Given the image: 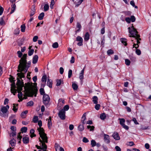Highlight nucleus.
<instances>
[{
    "mask_svg": "<svg viewBox=\"0 0 151 151\" xmlns=\"http://www.w3.org/2000/svg\"><path fill=\"white\" fill-rule=\"evenodd\" d=\"M0 24L1 25H3L4 24V19L2 17L0 19Z\"/></svg>",
    "mask_w": 151,
    "mask_h": 151,
    "instance_id": "64",
    "label": "nucleus"
},
{
    "mask_svg": "<svg viewBox=\"0 0 151 151\" xmlns=\"http://www.w3.org/2000/svg\"><path fill=\"white\" fill-rule=\"evenodd\" d=\"M104 140L105 143L108 144L110 142V138L109 135L104 134Z\"/></svg>",
    "mask_w": 151,
    "mask_h": 151,
    "instance_id": "13",
    "label": "nucleus"
},
{
    "mask_svg": "<svg viewBox=\"0 0 151 151\" xmlns=\"http://www.w3.org/2000/svg\"><path fill=\"white\" fill-rule=\"evenodd\" d=\"M72 86L73 90H76L78 88V86L76 84L74 83H72Z\"/></svg>",
    "mask_w": 151,
    "mask_h": 151,
    "instance_id": "32",
    "label": "nucleus"
},
{
    "mask_svg": "<svg viewBox=\"0 0 151 151\" xmlns=\"http://www.w3.org/2000/svg\"><path fill=\"white\" fill-rule=\"evenodd\" d=\"M58 106H60L63 105L64 103V101L62 99H60L58 100Z\"/></svg>",
    "mask_w": 151,
    "mask_h": 151,
    "instance_id": "18",
    "label": "nucleus"
},
{
    "mask_svg": "<svg viewBox=\"0 0 151 151\" xmlns=\"http://www.w3.org/2000/svg\"><path fill=\"white\" fill-rule=\"evenodd\" d=\"M38 39V37L37 36H35L33 39V41L34 42H36L37 41Z\"/></svg>",
    "mask_w": 151,
    "mask_h": 151,
    "instance_id": "62",
    "label": "nucleus"
},
{
    "mask_svg": "<svg viewBox=\"0 0 151 151\" xmlns=\"http://www.w3.org/2000/svg\"><path fill=\"white\" fill-rule=\"evenodd\" d=\"M49 9V6L48 4H45L44 6V9L45 11H47Z\"/></svg>",
    "mask_w": 151,
    "mask_h": 151,
    "instance_id": "35",
    "label": "nucleus"
},
{
    "mask_svg": "<svg viewBox=\"0 0 151 151\" xmlns=\"http://www.w3.org/2000/svg\"><path fill=\"white\" fill-rule=\"evenodd\" d=\"M44 13L42 12L40 13L38 17V19L40 20H41L43 19V17L44 16Z\"/></svg>",
    "mask_w": 151,
    "mask_h": 151,
    "instance_id": "29",
    "label": "nucleus"
},
{
    "mask_svg": "<svg viewBox=\"0 0 151 151\" xmlns=\"http://www.w3.org/2000/svg\"><path fill=\"white\" fill-rule=\"evenodd\" d=\"M56 82L57 83L56 84V85L57 86H60L61 83V80H56Z\"/></svg>",
    "mask_w": 151,
    "mask_h": 151,
    "instance_id": "48",
    "label": "nucleus"
},
{
    "mask_svg": "<svg viewBox=\"0 0 151 151\" xmlns=\"http://www.w3.org/2000/svg\"><path fill=\"white\" fill-rule=\"evenodd\" d=\"M21 30L22 32H24L25 31V25L24 24H22L21 26Z\"/></svg>",
    "mask_w": 151,
    "mask_h": 151,
    "instance_id": "34",
    "label": "nucleus"
},
{
    "mask_svg": "<svg viewBox=\"0 0 151 151\" xmlns=\"http://www.w3.org/2000/svg\"><path fill=\"white\" fill-rule=\"evenodd\" d=\"M52 123V122L51 117L50 116L48 120L47 125L49 129H51Z\"/></svg>",
    "mask_w": 151,
    "mask_h": 151,
    "instance_id": "15",
    "label": "nucleus"
},
{
    "mask_svg": "<svg viewBox=\"0 0 151 151\" xmlns=\"http://www.w3.org/2000/svg\"><path fill=\"white\" fill-rule=\"evenodd\" d=\"M72 70H70L68 71V77L69 78H70L72 75Z\"/></svg>",
    "mask_w": 151,
    "mask_h": 151,
    "instance_id": "46",
    "label": "nucleus"
},
{
    "mask_svg": "<svg viewBox=\"0 0 151 151\" xmlns=\"http://www.w3.org/2000/svg\"><path fill=\"white\" fill-rule=\"evenodd\" d=\"M112 136L114 139L116 140H119L120 139L118 134L117 132L114 133L112 134Z\"/></svg>",
    "mask_w": 151,
    "mask_h": 151,
    "instance_id": "17",
    "label": "nucleus"
},
{
    "mask_svg": "<svg viewBox=\"0 0 151 151\" xmlns=\"http://www.w3.org/2000/svg\"><path fill=\"white\" fill-rule=\"evenodd\" d=\"M132 121L134 122V124H139V123L137 122V121L136 118H133Z\"/></svg>",
    "mask_w": 151,
    "mask_h": 151,
    "instance_id": "60",
    "label": "nucleus"
},
{
    "mask_svg": "<svg viewBox=\"0 0 151 151\" xmlns=\"http://www.w3.org/2000/svg\"><path fill=\"white\" fill-rule=\"evenodd\" d=\"M114 53V51L111 49H109L107 51V53L109 55H111Z\"/></svg>",
    "mask_w": 151,
    "mask_h": 151,
    "instance_id": "38",
    "label": "nucleus"
},
{
    "mask_svg": "<svg viewBox=\"0 0 151 151\" xmlns=\"http://www.w3.org/2000/svg\"><path fill=\"white\" fill-rule=\"evenodd\" d=\"M76 40L79 42L77 43V45L79 46L83 45V38L80 36H78L76 38Z\"/></svg>",
    "mask_w": 151,
    "mask_h": 151,
    "instance_id": "11",
    "label": "nucleus"
},
{
    "mask_svg": "<svg viewBox=\"0 0 151 151\" xmlns=\"http://www.w3.org/2000/svg\"><path fill=\"white\" fill-rule=\"evenodd\" d=\"M87 127L88 129H90V131L93 130L94 128V127L93 126H91L90 125L88 126Z\"/></svg>",
    "mask_w": 151,
    "mask_h": 151,
    "instance_id": "50",
    "label": "nucleus"
},
{
    "mask_svg": "<svg viewBox=\"0 0 151 151\" xmlns=\"http://www.w3.org/2000/svg\"><path fill=\"white\" fill-rule=\"evenodd\" d=\"M38 120V118L37 116H34L32 119V121L34 123H37Z\"/></svg>",
    "mask_w": 151,
    "mask_h": 151,
    "instance_id": "33",
    "label": "nucleus"
},
{
    "mask_svg": "<svg viewBox=\"0 0 151 151\" xmlns=\"http://www.w3.org/2000/svg\"><path fill=\"white\" fill-rule=\"evenodd\" d=\"M21 132H19L18 133L17 135V139L20 140H21L22 138V136L21 135Z\"/></svg>",
    "mask_w": 151,
    "mask_h": 151,
    "instance_id": "51",
    "label": "nucleus"
},
{
    "mask_svg": "<svg viewBox=\"0 0 151 151\" xmlns=\"http://www.w3.org/2000/svg\"><path fill=\"white\" fill-rule=\"evenodd\" d=\"M27 113V110H25V111L22 112L21 114V117L22 118H25L26 116V114Z\"/></svg>",
    "mask_w": 151,
    "mask_h": 151,
    "instance_id": "26",
    "label": "nucleus"
},
{
    "mask_svg": "<svg viewBox=\"0 0 151 151\" xmlns=\"http://www.w3.org/2000/svg\"><path fill=\"white\" fill-rule=\"evenodd\" d=\"M100 117L102 120L105 119L106 118V114L104 113L101 114L100 115Z\"/></svg>",
    "mask_w": 151,
    "mask_h": 151,
    "instance_id": "31",
    "label": "nucleus"
},
{
    "mask_svg": "<svg viewBox=\"0 0 151 151\" xmlns=\"http://www.w3.org/2000/svg\"><path fill=\"white\" fill-rule=\"evenodd\" d=\"M124 13L125 16H129L131 14V12L129 11L124 12Z\"/></svg>",
    "mask_w": 151,
    "mask_h": 151,
    "instance_id": "61",
    "label": "nucleus"
},
{
    "mask_svg": "<svg viewBox=\"0 0 151 151\" xmlns=\"http://www.w3.org/2000/svg\"><path fill=\"white\" fill-rule=\"evenodd\" d=\"M27 55L24 54L22 57L19 60V64L18 66V70H17L18 73L17 75L18 77L20 79L24 78L25 77L24 74L27 71L29 68L30 67L31 62H28L27 63L26 60Z\"/></svg>",
    "mask_w": 151,
    "mask_h": 151,
    "instance_id": "1",
    "label": "nucleus"
},
{
    "mask_svg": "<svg viewBox=\"0 0 151 151\" xmlns=\"http://www.w3.org/2000/svg\"><path fill=\"white\" fill-rule=\"evenodd\" d=\"M84 39L85 41H87L89 39V35L88 32L86 33L84 36Z\"/></svg>",
    "mask_w": 151,
    "mask_h": 151,
    "instance_id": "23",
    "label": "nucleus"
},
{
    "mask_svg": "<svg viewBox=\"0 0 151 151\" xmlns=\"http://www.w3.org/2000/svg\"><path fill=\"white\" fill-rule=\"evenodd\" d=\"M24 88L23 99H27V96L33 97V95H34L35 96H36L37 91V89L29 87L27 88L25 87Z\"/></svg>",
    "mask_w": 151,
    "mask_h": 151,
    "instance_id": "3",
    "label": "nucleus"
},
{
    "mask_svg": "<svg viewBox=\"0 0 151 151\" xmlns=\"http://www.w3.org/2000/svg\"><path fill=\"white\" fill-rule=\"evenodd\" d=\"M34 104V103L32 101H30L27 104V106H33Z\"/></svg>",
    "mask_w": 151,
    "mask_h": 151,
    "instance_id": "41",
    "label": "nucleus"
},
{
    "mask_svg": "<svg viewBox=\"0 0 151 151\" xmlns=\"http://www.w3.org/2000/svg\"><path fill=\"white\" fill-rule=\"evenodd\" d=\"M40 94L42 95H43V96L44 95V94H46L45 93L44 89L43 88H40Z\"/></svg>",
    "mask_w": 151,
    "mask_h": 151,
    "instance_id": "42",
    "label": "nucleus"
},
{
    "mask_svg": "<svg viewBox=\"0 0 151 151\" xmlns=\"http://www.w3.org/2000/svg\"><path fill=\"white\" fill-rule=\"evenodd\" d=\"M127 145H128L131 146L134 145V144L133 142H129L127 143Z\"/></svg>",
    "mask_w": 151,
    "mask_h": 151,
    "instance_id": "58",
    "label": "nucleus"
},
{
    "mask_svg": "<svg viewBox=\"0 0 151 151\" xmlns=\"http://www.w3.org/2000/svg\"><path fill=\"white\" fill-rule=\"evenodd\" d=\"M27 128L26 127H22L21 129V131L22 133L26 132L27 131Z\"/></svg>",
    "mask_w": 151,
    "mask_h": 151,
    "instance_id": "37",
    "label": "nucleus"
},
{
    "mask_svg": "<svg viewBox=\"0 0 151 151\" xmlns=\"http://www.w3.org/2000/svg\"><path fill=\"white\" fill-rule=\"evenodd\" d=\"M86 113H85L83 115L81 119V121L82 122L83 124H85L86 122Z\"/></svg>",
    "mask_w": 151,
    "mask_h": 151,
    "instance_id": "16",
    "label": "nucleus"
},
{
    "mask_svg": "<svg viewBox=\"0 0 151 151\" xmlns=\"http://www.w3.org/2000/svg\"><path fill=\"white\" fill-rule=\"evenodd\" d=\"M13 110L15 112H16L18 110V108L16 107L15 104H13Z\"/></svg>",
    "mask_w": 151,
    "mask_h": 151,
    "instance_id": "52",
    "label": "nucleus"
},
{
    "mask_svg": "<svg viewBox=\"0 0 151 151\" xmlns=\"http://www.w3.org/2000/svg\"><path fill=\"white\" fill-rule=\"evenodd\" d=\"M55 147L56 151H58V150H60V147H60V145L58 144L57 143H56L55 144Z\"/></svg>",
    "mask_w": 151,
    "mask_h": 151,
    "instance_id": "36",
    "label": "nucleus"
},
{
    "mask_svg": "<svg viewBox=\"0 0 151 151\" xmlns=\"http://www.w3.org/2000/svg\"><path fill=\"white\" fill-rule=\"evenodd\" d=\"M129 31V33L130 34V37H132L135 38H138L140 37V35L138 34V32L137 31L133 25L132 24V26L131 27H129L128 28Z\"/></svg>",
    "mask_w": 151,
    "mask_h": 151,
    "instance_id": "5",
    "label": "nucleus"
},
{
    "mask_svg": "<svg viewBox=\"0 0 151 151\" xmlns=\"http://www.w3.org/2000/svg\"><path fill=\"white\" fill-rule=\"evenodd\" d=\"M126 21L128 23H130L131 22V19L129 17H127L125 19Z\"/></svg>",
    "mask_w": 151,
    "mask_h": 151,
    "instance_id": "59",
    "label": "nucleus"
},
{
    "mask_svg": "<svg viewBox=\"0 0 151 151\" xmlns=\"http://www.w3.org/2000/svg\"><path fill=\"white\" fill-rule=\"evenodd\" d=\"M9 108V106L7 105L6 106H2L0 111V115L2 117H7L8 114H6L8 109Z\"/></svg>",
    "mask_w": 151,
    "mask_h": 151,
    "instance_id": "6",
    "label": "nucleus"
},
{
    "mask_svg": "<svg viewBox=\"0 0 151 151\" xmlns=\"http://www.w3.org/2000/svg\"><path fill=\"white\" fill-rule=\"evenodd\" d=\"M130 4L133 7L135 8H137V6L135 5L134 1H131L130 2Z\"/></svg>",
    "mask_w": 151,
    "mask_h": 151,
    "instance_id": "45",
    "label": "nucleus"
},
{
    "mask_svg": "<svg viewBox=\"0 0 151 151\" xmlns=\"http://www.w3.org/2000/svg\"><path fill=\"white\" fill-rule=\"evenodd\" d=\"M125 63L127 65H129L130 64V61L129 59H126L125 60Z\"/></svg>",
    "mask_w": 151,
    "mask_h": 151,
    "instance_id": "47",
    "label": "nucleus"
},
{
    "mask_svg": "<svg viewBox=\"0 0 151 151\" xmlns=\"http://www.w3.org/2000/svg\"><path fill=\"white\" fill-rule=\"evenodd\" d=\"M58 44L57 42L54 43L52 45V47L53 48H56L58 47Z\"/></svg>",
    "mask_w": 151,
    "mask_h": 151,
    "instance_id": "40",
    "label": "nucleus"
},
{
    "mask_svg": "<svg viewBox=\"0 0 151 151\" xmlns=\"http://www.w3.org/2000/svg\"><path fill=\"white\" fill-rule=\"evenodd\" d=\"M47 85L50 88L52 87V81L51 80L49 79L48 78L47 79Z\"/></svg>",
    "mask_w": 151,
    "mask_h": 151,
    "instance_id": "22",
    "label": "nucleus"
},
{
    "mask_svg": "<svg viewBox=\"0 0 151 151\" xmlns=\"http://www.w3.org/2000/svg\"><path fill=\"white\" fill-rule=\"evenodd\" d=\"M9 143L12 147L14 146L16 143V141L14 138H13L10 141Z\"/></svg>",
    "mask_w": 151,
    "mask_h": 151,
    "instance_id": "21",
    "label": "nucleus"
},
{
    "mask_svg": "<svg viewBox=\"0 0 151 151\" xmlns=\"http://www.w3.org/2000/svg\"><path fill=\"white\" fill-rule=\"evenodd\" d=\"M82 141L84 143H87L89 142L88 140L85 137H84L83 138Z\"/></svg>",
    "mask_w": 151,
    "mask_h": 151,
    "instance_id": "57",
    "label": "nucleus"
},
{
    "mask_svg": "<svg viewBox=\"0 0 151 151\" xmlns=\"http://www.w3.org/2000/svg\"><path fill=\"white\" fill-rule=\"evenodd\" d=\"M35 13V9H34L33 10H31L30 14V16L31 17L33 16Z\"/></svg>",
    "mask_w": 151,
    "mask_h": 151,
    "instance_id": "55",
    "label": "nucleus"
},
{
    "mask_svg": "<svg viewBox=\"0 0 151 151\" xmlns=\"http://www.w3.org/2000/svg\"><path fill=\"white\" fill-rule=\"evenodd\" d=\"M69 109V106L68 105H66L64 107L63 109H64V111H67Z\"/></svg>",
    "mask_w": 151,
    "mask_h": 151,
    "instance_id": "56",
    "label": "nucleus"
},
{
    "mask_svg": "<svg viewBox=\"0 0 151 151\" xmlns=\"http://www.w3.org/2000/svg\"><path fill=\"white\" fill-rule=\"evenodd\" d=\"M22 141L24 144H28L29 142V138L27 136L23 137L22 138Z\"/></svg>",
    "mask_w": 151,
    "mask_h": 151,
    "instance_id": "14",
    "label": "nucleus"
},
{
    "mask_svg": "<svg viewBox=\"0 0 151 151\" xmlns=\"http://www.w3.org/2000/svg\"><path fill=\"white\" fill-rule=\"evenodd\" d=\"M119 120L120 124L122 126L123 128L126 130H128L129 129V127L127 126L126 125L124 124L125 122V119H124L122 118L119 119Z\"/></svg>",
    "mask_w": 151,
    "mask_h": 151,
    "instance_id": "10",
    "label": "nucleus"
},
{
    "mask_svg": "<svg viewBox=\"0 0 151 151\" xmlns=\"http://www.w3.org/2000/svg\"><path fill=\"white\" fill-rule=\"evenodd\" d=\"M34 52V50L33 49L31 50H29L28 52V55L29 56H30L32 55L33 53Z\"/></svg>",
    "mask_w": 151,
    "mask_h": 151,
    "instance_id": "39",
    "label": "nucleus"
},
{
    "mask_svg": "<svg viewBox=\"0 0 151 151\" xmlns=\"http://www.w3.org/2000/svg\"><path fill=\"white\" fill-rule=\"evenodd\" d=\"M11 6H12L11 11L10 13V14H12L14 12L16 9V7L15 4L12 5Z\"/></svg>",
    "mask_w": 151,
    "mask_h": 151,
    "instance_id": "27",
    "label": "nucleus"
},
{
    "mask_svg": "<svg viewBox=\"0 0 151 151\" xmlns=\"http://www.w3.org/2000/svg\"><path fill=\"white\" fill-rule=\"evenodd\" d=\"M96 105L95 106V109L96 110H99L100 109V105L99 104H96Z\"/></svg>",
    "mask_w": 151,
    "mask_h": 151,
    "instance_id": "63",
    "label": "nucleus"
},
{
    "mask_svg": "<svg viewBox=\"0 0 151 151\" xmlns=\"http://www.w3.org/2000/svg\"><path fill=\"white\" fill-rule=\"evenodd\" d=\"M39 142H40V145H41V146H40L37 145H36L35 146L38 149H40L42 150H43L44 148L46 149V145L45 143L46 142H44L42 140H41L40 138H39Z\"/></svg>",
    "mask_w": 151,
    "mask_h": 151,
    "instance_id": "7",
    "label": "nucleus"
},
{
    "mask_svg": "<svg viewBox=\"0 0 151 151\" xmlns=\"http://www.w3.org/2000/svg\"><path fill=\"white\" fill-rule=\"evenodd\" d=\"M130 19H131V21L132 22H134L135 21V17L134 16H131Z\"/></svg>",
    "mask_w": 151,
    "mask_h": 151,
    "instance_id": "53",
    "label": "nucleus"
},
{
    "mask_svg": "<svg viewBox=\"0 0 151 151\" xmlns=\"http://www.w3.org/2000/svg\"><path fill=\"white\" fill-rule=\"evenodd\" d=\"M91 145L93 147L95 146L96 145V142L95 140H92L91 141Z\"/></svg>",
    "mask_w": 151,
    "mask_h": 151,
    "instance_id": "44",
    "label": "nucleus"
},
{
    "mask_svg": "<svg viewBox=\"0 0 151 151\" xmlns=\"http://www.w3.org/2000/svg\"><path fill=\"white\" fill-rule=\"evenodd\" d=\"M54 4L55 3L54 0H51V3L50 5V7L51 9H52L53 8V6Z\"/></svg>",
    "mask_w": 151,
    "mask_h": 151,
    "instance_id": "43",
    "label": "nucleus"
},
{
    "mask_svg": "<svg viewBox=\"0 0 151 151\" xmlns=\"http://www.w3.org/2000/svg\"><path fill=\"white\" fill-rule=\"evenodd\" d=\"M81 27H82L80 23L78 22H77L76 25V30L75 31L76 34L81 31Z\"/></svg>",
    "mask_w": 151,
    "mask_h": 151,
    "instance_id": "12",
    "label": "nucleus"
},
{
    "mask_svg": "<svg viewBox=\"0 0 151 151\" xmlns=\"http://www.w3.org/2000/svg\"><path fill=\"white\" fill-rule=\"evenodd\" d=\"M85 68V67H84L83 69L81 71V72L80 74L79 78L81 80H82L83 79V75Z\"/></svg>",
    "mask_w": 151,
    "mask_h": 151,
    "instance_id": "20",
    "label": "nucleus"
},
{
    "mask_svg": "<svg viewBox=\"0 0 151 151\" xmlns=\"http://www.w3.org/2000/svg\"><path fill=\"white\" fill-rule=\"evenodd\" d=\"M50 98L48 95L44 94L43 97V102L45 105H47L50 101Z\"/></svg>",
    "mask_w": 151,
    "mask_h": 151,
    "instance_id": "8",
    "label": "nucleus"
},
{
    "mask_svg": "<svg viewBox=\"0 0 151 151\" xmlns=\"http://www.w3.org/2000/svg\"><path fill=\"white\" fill-rule=\"evenodd\" d=\"M65 112L64 109H61L59 111L58 115L60 119L62 120H64L65 118Z\"/></svg>",
    "mask_w": 151,
    "mask_h": 151,
    "instance_id": "9",
    "label": "nucleus"
},
{
    "mask_svg": "<svg viewBox=\"0 0 151 151\" xmlns=\"http://www.w3.org/2000/svg\"><path fill=\"white\" fill-rule=\"evenodd\" d=\"M122 43L126 46L127 45V39L125 38H121L120 39Z\"/></svg>",
    "mask_w": 151,
    "mask_h": 151,
    "instance_id": "24",
    "label": "nucleus"
},
{
    "mask_svg": "<svg viewBox=\"0 0 151 151\" xmlns=\"http://www.w3.org/2000/svg\"><path fill=\"white\" fill-rule=\"evenodd\" d=\"M93 101L94 104H97L98 103V98L97 96H94L93 97Z\"/></svg>",
    "mask_w": 151,
    "mask_h": 151,
    "instance_id": "25",
    "label": "nucleus"
},
{
    "mask_svg": "<svg viewBox=\"0 0 151 151\" xmlns=\"http://www.w3.org/2000/svg\"><path fill=\"white\" fill-rule=\"evenodd\" d=\"M17 53L18 55V56L19 58H22V52L20 51H19L17 52Z\"/></svg>",
    "mask_w": 151,
    "mask_h": 151,
    "instance_id": "49",
    "label": "nucleus"
},
{
    "mask_svg": "<svg viewBox=\"0 0 151 151\" xmlns=\"http://www.w3.org/2000/svg\"><path fill=\"white\" fill-rule=\"evenodd\" d=\"M17 82L16 84L17 89H16V86L15 83L11 84V92L14 95H15L17 91L18 93V97L20 100H18V102L22 101L23 99L22 98L23 93L21 92L22 90V88L24 86V83L22 81H21L19 78H17Z\"/></svg>",
    "mask_w": 151,
    "mask_h": 151,
    "instance_id": "2",
    "label": "nucleus"
},
{
    "mask_svg": "<svg viewBox=\"0 0 151 151\" xmlns=\"http://www.w3.org/2000/svg\"><path fill=\"white\" fill-rule=\"evenodd\" d=\"M37 130L39 132L40 137L42 140L46 143H47L48 142V138L46 134L44 132L43 129L42 127H39L37 128Z\"/></svg>",
    "mask_w": 151,
    "mask_h": 151,
    "instance_id": "4",
    "label": "nucleus"
},
{
    "mask_svg": "<svg viewBox=\"0 0 151 151\" xmlns=\"http://www.w3.org/2000/svg\"><path fill=\"white\" fill-rule=\"evenodd\" d=\"M47 79V76L46 75H44L42 78V81L43 82L45 83Z\"/></svg>",
    "mask_w": 151,
    "mask_h": 151,
    "instance_id": "30",
    "label": "nucleus"
},
{
    "mask_svg": "<svg viewBox=\"0 0 151 151\" xmlns=\"http://www.w3.org/2000/svg\"><path fill=\"white\" fill-rule=\"evenodd\" d=\"M38 56L37 55H35L32 59V63L33 64H36L37 62L38 59Z\"/></svg>",
    "mask_w": 151,
    "mask_h": 151,
    "instance_id": "19",
    "label": "nucleus"
},
{
    "mask_svg": "<svg viewBox=\"0 0 151 151\" xmlns=\"http://www.w3.org/2000/svg\"><path fill=\"white\" fill-rule=\"evenodd\" d=\"M136 53L138 55H139L141 54V51L140 50L137 49L136 50Z\"/></svg>",
    "mask_w": 151,
    "mask_h": 151,
    "instance_id": "54",
    "label": "nucleus"
},
{
    "mask_svg": "<svg viewBox=\"0 0 151 151\" xmlns=\"http://www.w3.org/2000/svg\"><path fill=\"white\" fill-rule=\"evenodd\" d=\"M84 124H80L78 127V129L80 131H83L84 129Z\"/></svg>",
    "mask_w": 151,
    "mask_h": 151,
    "instance_id": "28",
    "label": "nucleus"
}]
</instances>
